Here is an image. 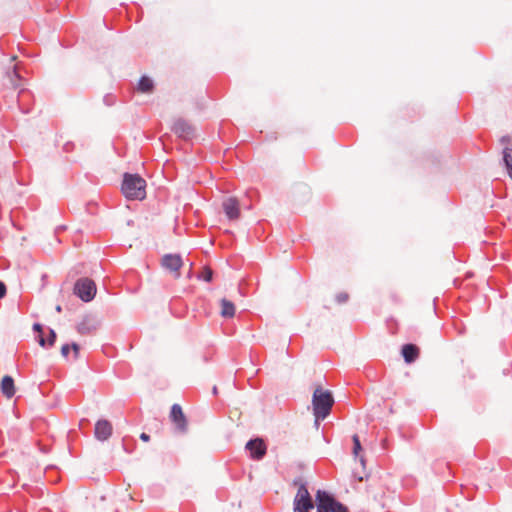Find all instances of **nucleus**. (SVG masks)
<instances>
[{"mask_svg": "<svg viewBox=\"0 0 512 512\" xmlns=\"http://www.w3.org/2000/svg\"><path fill=\"white\" fill-rule=\"evenodd\" d=\"M13 74L17 77V78H20L19 74H18V71L16 70V68L13 69Z\"/></svg>", "mask_w": 512, "mask_h": 512, "instance_id": "34", "label": "nucleus"}, {"mask_svg": "<svg viewBox=\"0 0 512 512\" xmlns=\"http://www.w3.org/2000/svg\"><path fill=\"white\" fill-rule=\"evenodd\" d=\"M295 498H312L308 491L307 483H301L300 487L297 490Z\"/></svg>", "mask_w": 512, "mask_h": 512, "instance_id": "20", "label": "nucleus"}, {"mask_svg": "<svg viewBox=\"0 0 512 512\" xmlns=\"http://www.w3.org/2000/svg\"><path fill=\"white\" fill-rule=\"evenodd\" d=\"M330 512H349V509L342 502L338 501L330 510Z\"/></svg>", "mask_w": 512, "mask_h": 512, "instance_id": "23", "label": "nucleus"}, {"mask_svg": "<svg viewBox=\"0 0 512 512\" xmlns=\"http://www.w3.org/2000/svg\"><path fill=\"white\" fill-rule=\"evenodd\" d=\"M70 345H71V350H73L74 359H78L79 351H80L79 344H77L76 342H72Z\"/></svg>", "mask_w": 512, "mask_h": 512, "instance_id": "26", "label": "nucleus"}, {"mask_svg": "<svg viewBox=\"0 0 512 512\" xmlns=\"http://www.w3.org/2000/svg\"><path fill=\"white\" fill-rule=\"evenodd\" d=\"M113 433V426L110 421L106 419H99L95 423L94 427V437L100 441L105 442L107 441Z\"/></svg>", "mask_w": 512, "mask_h": 512, "instance_id": "7", "label": "nucleus"}, {"mask_svg": "<svg viewBox=\"0 0 512 512\" xmlns=\"http://www.w3.org/2000/svg\"><path fill=\"white\" fill-rule=\"evenodd\" d=\"M420 354V349L416 344L407 343L401 348V355L407 364L415 362Z\"/></svg>", "mask_w": 512, "mask_h": 512, "instance_id": "12", "label": "nucleus"}, {"mask_svg": "<svg viewBox=\"0 0 512 512\" xmlns=\"http://www.w3.org/2000/svg\"><path fill=\"white\" fill-rule=\"evenodd\" d=\"M0 388H1V392L3 393V395L5 397H7L8 399L12 398L16 392L13 377L10 375H5L1 379Z\"/></svg>", "mask_w": 512, "mask_h": 512, "instance_id": "13", "label": "nucleus"}, {"mask_svg": "<svg viewBox=\"0 0 512 512\" xmlns=\"http://www.w3.org/2000/svg\"><path fill=\"white\" fill-rule=\"evenodd\" d=\"M314 417H315V419H314V427L316 429H319L321 421H323L325 418L318 419L317 416H314Z\"/></svg>", "mask_w": 512, "mask_h": 512, "instance_id": "31", "label": "nucleus"}, {"mask_svg": "<svg viewBox=\"0 0 512 512\" xmlns=\"http://www.w3.org/2000/svg\"><path fill=\"white\" fill-rule=\"evenodd\" d=\"M503 161L508 173V176L512 180V148H504L503 150Z\"/></svg>", "mask_w": 512, "mask_h": 512, "instance_id": "18", "label": "nucleus"}, {"mask_svg": "<svg viewBox=\"0 0 512 512\" xmlns=\"http://www.w3.org/2000/svg\"><path fill=\"white\" fill-rule=\"evenodd\" d=\"M213 275H214L213 270L210 267L205 266L203 268L201 274L198 276V278L205 282L210 283L213 280Z\"/></svg>", "mask_w": 512, "mask_h": 512, "instance_id": "19", "label": "nucleus"}, {"mask_svg": "<svg viewBox=\"0 0 512 512\" xmlns=\"http://www.w3.org/2000/svg\"><path fill=\"white\" fill-rule=\"evenodd\" d=\"M71 350V345L70 344H64L62 347H61V355L64 357V358H67L68 355H69V352Z\"/></svg>", "mask_w": 512, "mask_h": 512, "instance_id": "27", "label": "nucleus"}, {"mask_svg": "<svg viewBox=\"0 0 512 512\" xmlns=\"http://www.w3.org/2000/svg\"><path fill=\"white\" fill-rule=\"evenodd\" d=\"M137 89L142 93H151L154 90V82L150 77L143 75L138 81Z\"/></svg>", "mask_w": 512, "mask_h": 512, "instance_id": "17", "label": "nucleus"}, {"mask_svg": "<svg viewBox=\"0 0 512 512\" xmlns=\"http://www.w3.org/2000/svg\"><path fill=\"white\" fill-rule=\"evenodd\" d=\"M335 300L338 304H344L349 300V295L346 292H340L336 294Z\"/></svg>", "mask_w": 512, "mask_h": 512, "instance_id": "24", "label": "nucleus"}, {"mask_svg": "<svg viewBox=\"0 0 512 512\" xmlns=\"http://www.w3.org/2000/svg\"><path fill=\"white\" fill-rule=\"evenodd\" d=\"M65 149L66 150L71 149V146H69V143L65 144Z\"/></svg>", "mask_w": 512, "mask_h": 512, "instance_id": "37", "label": "nucleus"}, {"mask_svg": "<svg viewBox=\"0 0 512 512\" xmlns=\"http://www.w3.org/2000/svg\"><path fill=\"white\" fill-rule=\"evenodd\" d=\"M317 512H330L331 508L338 502L333 494L326 490H317L315 495Z\"/></svg>", "mask_w": 512, "mask_h": 512, "instance_id": "5", "label": "nucleus"}, {"mask_svg": "<svg viewBox=\"0 0 512 512\" xmlns=\"http://www.w3.org/2000/svg\"><path fill=\"white\" fill-rule=\"evenodd\" d=\"M334 405V397L330 390H325L318 385L312 395L313 414L320 418H327Z\"/></svg>", "mask_w": 512, "mask_h": 512, "instance_id": "2", "label": "nucleus"}, {"mask_svg": "<svg viewBox=\"0 0 512 512\" xmlns=\"http://www.w3.org/2000/svg\"><path fill=\"white\" fill-rule=\"evenodd\" d=\"M212 393H213V395H217V394H218V388H217V386H213V388H212Z\"/></svg>", "mask_w": 512, "mask_h": 512, "instance_id": "33", "label": "nucleus"}, {"mask_svg": "<svg viewBox=\"0 0 512 512\" xmlns=\"http://www.w3.org/2000/svg\"><path fill=\"white\" fill-rule=\"evenodd\" d=\"M172 131L178 137L183 138L185 140H189L194 136L195 129L194 127L187 122L186 120L179 118L177 119L172 126Z\"/></svg>", "mask_w": 512, "mask_h": 512, "instance_id": "8", "label": "nucleus"}, {"mask_svg": "<svg viewBox=\"0 0 512 512\" xmlns=\"http://www.w3.org/2000/svg\"><path fill=\"white\" fill-rule=\"evenodd\" d=\"M510 141H511V138L508 135L502 136L500 139V142L502 144H508V143H510Z\"/></svg>", "mask_w": 512, "mask_h": 512, "instance_id": "30", "label": "nucleus"}, {"mask_svg": "<svg viewBox=\"0 0 512 512\" xmlns=\"http://www.w3.org/2000/svg\"><path fill=\"white\" fill-rule=\"evenodd\" d=\"M170 419L174 422L178 430L184 432L187 429V419L179 404H173L170 410Z\"/></svg>", "mask_w": 512, "mask_h": 512, "instance_id": "10", "label": "nucleus"}, {"mask_svg": "<svg viewBox=\"0 0 512 512\" xmlns=\"http://www.w3.org/2000/svg\"><path fill=\"white\" fill-rule=\"evenodd\" d=\"M48 338L45 339L43 335H38V343L42 348L48 349L54 346L57 334L54 329L48 328Z\"/></svg>", "mask_w": 512, "mask_h": 512, "instance_id": "15", "label": "nucleus"}, {"mask_svg": "<svg viewBox=\"0 0 512 512\" xmlns=\"http://www.w3.org/2000/svg\"><path fill=\"white\" fill-rule=\"evenodd\" d=\"M65 149L66 150L71 149V146H69V143L65 144Z\"/></svg>", "mask_w": 512, "mask_h": 512, "instance_id": "36", "label": "nucleus"}, {"mask_svg": "<svg viewBox=\"0 0 512 512\" xmlns=\"http://www.w3.org/2000/svg\"><path fill=\"white\" fill-rule=\"evenodd\" d=\"M222 209L229 220H237L240 217V204L237 198L228 197L222 202Z\"/></svg>", "mask_w": 512, "mask_h": 512, "instance_id": "9", "label": "nucleus"}, {"mask_svg": "<svg viewBox=\"0 0 512 512\" xmlns=\"http://www.w3.org/2000/svg\"><path fill=\"white\" fill-rule=\"evenodd\" d=\"M55 309H56V311H57V312H59V313L62 311V307H61V305H57Z\"/></svg>", "mask_w": 512, "mask_h": 512, "instance_id": "35", "label": "nucleus"}, {"mask_svg": "<svg viewBox=\"0 0 512 512\" xmlns=\"http://www.w3.org/2000/svg\"><path fill=\"white\" fill-rule=\"evenodd\" d=\"M301 483H307L302 477H297L293 480V485L300 487Z\"/></svg>", "mask_w": 512, "mask_h": 512, "instance_id": "29", "label": "nucleus"}, {"mask_svg": "<svg viewBox=\"0 0 512 512\" xmlns=\"http://www.w3.org/2000/svg\"><path fill=\"white\" fill-rule=\"evenodd\" d=\"M246 450L249 452L250 458L253 460H262L267 453V445L262 438L250 439L246 445Z\"/></svg>", "mask_w": 512, "mask_h": 512, "instance_id": "4", "label": "nucleus"}, {"mask_svg": "<svg viewBox=\"0 0 512 512\" xmlns=\"http://www.w3.org/2000/svg\"><path fill=\"white\" fill-rule=\"evenodd\" d=\"M352 440H353V454L355 456H358L359 452L362 450L359 436L357 434H354L352 437Z\"/></svg>", "mask_w": 512, "mask_h": 512, "instance_id": "21", "label": "nucleus"}, {"mask_svg": "<svg viewBox=\"0 0 512 512\" xmlns=\"http://www.w3.org/2000/svg\"><path fill=\"white\" fill-rule=\"evenodd\" d=\"M140 439L144 442H148L150 440V435H148L147 433L143 432L140 434Z\"/></svg>", "mask_w": 512, "mask_h": 512, "instance_id": "32", "label": "nucleus"}, {"mask_svg": "<svg viewBox=\"0 0 512 512\" xmlns=\"http://www.w3.org/2000/svg\"><path fill=\"white\" fill-rule=\"evenodd\" d=\"M360 461H361L362 464H364V462H365L363 457L360 458Z\"/></svg>", "mask_w": 512, "mask_h": 512, "instance_id": "38", "label": "nucleus"}, {"mask_svg": "<svg viewBox=\"0 0 512 512\" xmlns=\"http://www.w3.org/2000/svg\"><path fill=\"white\" fill-rule=\"evenodd\" d=\"M99 327V322L93 316H85L77 325V331L81 335H88L95 332Z\"/></svg>", "mask_w": 512, "mask_h": 512, "instance_id": "11", "label": "nucleus"}, {"mask_svg": "<svg viewBox=\"0 0 512 512\" xmlns=\"http://www.w3.org/2000/svg\"><path fill=\"white\" fill-rule=\"evenodd\" d=\"M103 102L106 106H113L116 103V96L114 94L108 93L104 95Z\"/></svg>", "mask_w": 512, "mask_h": 512, "instance_id": "22", "label": "nucleus"}, {"mask_svg": "<svg viewBox=\"0 0 512 512\" xmlns=\"http://www.w3.org/2000/svg\"><path fill=\"white\" fill-rule=\"evenodd\" d=\"M73 292L83 302L87 303L95 298L97 287L92 279L82 277L75 282Z\"/></svg>", "mask_w": 512, "mask_h": 512, "instance_id": "3", "label": "nucleus"}, {"mask_svg": "<svg viewBox=\"0 0 512 512\" xmlns=\"http://www.w3.org/2000/svg\"><path fill=\"white\" fill-rule=\"evenodd\" d=\"M161 265L164 269L174 272L175 277L178 278L180 276V269L183 266V260L180 254H165L161 258Z\"/></svg>", "mask_w": 512, "mask_h": 512, "instance_id": "6", "label": "nucleus"}, {"mask_svg": "<svg viewBox=\"0 0 512 512\" xmlns=\"http://www.w3.org/2000/svg\"><path fill=\"white\" fill-rule=\"evenodd\" d=\"M221 304V316L224 318H232L235 315V305L232 301L222 298Z\"/></svg>", "mask_w": 512, "mask_h": 512, "instance_id": "16", "label": "nucleus"}, {"mask_svg": "<svg viewBox=\"0 0 512 512\" xmlns=\"http://www.w3.org/2000/svg\"><path fill=\"white\" fill-rule=\"evenodd\" d=\"M7 294L6 284L0 280V299H3Z\"/></svg>", "mask_w": 512, "mask_h": 512, "instance_id": "28", "label": "nucleus"}, {"mask_svg": "<svg viewBox=\"0 0 512 512\" xmlns=\"http://www.w3.org/2000/svg\"><path fill=\"white\" fill-rule=\"evenodd\" d=\"M121 192L128 200H143L146 197V180L139 174L124 173Z\"/></svg>", "mask_w": 512, "mask_h": 512, "instance_id": "1", "label": "nucleus"}, {"mask_svg": "<svg viewBox=\"0 0 512 512\" xmlns=\"http://www.w3.org/2000/svg\"><path fill=\"white\" fill-rule=\"evenodd\" d=\"M314 508V501L312 498H294L293 512H309Z\"/></svg>", "mask_w": 512, "mask_h": 512, "instance_id": "14", "label": "nucleus"}, {"mask_svg": "<svg viewBox=\"0 0 512 512\" xmlns=\"http://www.w3.org/2000/svg\"><path fill=\"white\" fill-rule=\"evenodd\" d=\"M33 331L36 334V339L38 340V335H43V333H44V327L40 323H34Z\"/></svg>", "mask_w": 512, "mask_h": 512, "instance_id": "25", "label": "nucleus"}]
</instances>
